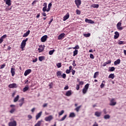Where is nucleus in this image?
Wrapping results in <instances>:
<instances>
[{"label": "nucleus", "instance_id": "nucleus-42", "mask_svg": "<svg viewBox=\"0 0 126 126\" xmlns=\"http://www.w3.org/2000/svg\"><path fill=\"white\" fill-rule=\"evenodd\" d=\"M110 116L109 115H106L104 116V119H105V120L110 119Z\"/></svg>", "mask_w": 126, "mask_h": 126}, {"label": "nucleus", "instance_id": "nucleus-31", "mask_svg": "<svg viewBox=\"0 0 126 126\" xmlns=\"http://www.w3.org/2000/svg\"><path fill=\"white\" fill-rule=\"evenodd\" d=\"M78 54V50L75 49L73 51V57H75V56H76V55H77Z\"/></svg>", "mask_w": 126, "mask_h": 126}, {"label": "nucleus", "instance_id": "nucleus-49", "mask_svg": "<svg viewBox=\"0 0 126 126\" xmlns=\"http://www.w3.org/2000/svg\"><path fill=\"white\" fill-rule=\"evenodd\" d=\"M90 58L91 59H95V57H94V55H93V54H90Z\"/></svg>", "mask_w": 126, "mask_h": 126}, {"label": "nucleus", "instance_id": "nucleus-9", "mask_svg": "<svg viewBox=\"0 0 126 126\" xmlns=\"http://www.w3.org/2000/svg\"><path fill=\"white\" fill-rule=\"evenodd\" d=\"M47 38H48V36L47 35H45L43 36L41 38V42H42L43 43H44V42H46V41H47Z\"/></svg>", "mask_w": 126, "mask_h": 126}, {"label": "nucleus", "instance_id": "nucleus-36", "mask_svg": "<svg viewBox=\"0 0 126 126\" xmlns=\"http://www.w3.org/2000/svg\"><path fill=\"white\" fill-rule=\"evenodd\" d=\"M66 117H67V115H65L61 119H60V121L63 122V121H64V120H65V119H66Z\"/></svg>", "mask_w": 126, "mask_h": 126}, {"label": "nucleus", "instance_id": "nucleus-16", "mask_svg": "<svg viewBox=\"0 0 126 126\" xmlns=\"http://www.w3.org/2000/svg\"><path fill=\"white\" fill-rule=\"evenodd\" d=\"M9 88H16L17 86H16V84L15 83H13V84H10L8 86Z\"/></svg>", "mask_w": 126, "mask_h": 126}, {"label": "nucleus", "instance_id": "nucleus-29", "mask_svg": "<svg viewBox=\"0 0 126 126\" xmlns=\"http://www.w3.org/2000/svg\"><path fill=\"white\" fill-rule=\"evenodd\" d=\"M39 62H42V61H45V56H40L38 58Z\"/></svg>", "mask_w": 126, "mask_h": 126}, {"label": "nucleus", "instance_id": "nucleus-4", "mask_svg": "<svg viewBox=\"0 0 126 126\" xmlns=\"http://www.w3.org/2000/svg\"><path fill=\"white\" fill-rule=\"evenodd\" d=\"M122 21L120 22H118L116 25L117 29L118 30L122 31L124 29V27H122Z\"/></svg>", "mask_w": 126, "mask_h": 126}, {"label": "nucleus", "instance_id": "nucleus-52", "mask_svg": "<svg viewBox=\"0 0 126 126\" xmlns=\"http://www.w3.org/2000/svg\"><path fill=\"white\" fill-rule=\"evenodd\" d=\"M84 84V82L83 81L79 82V85H83Z\"/></svg>", "mask_w": 126, "mask_h": 126}, {"label": "nucleus", "instance_id": "nucleus-13", "mask_svg": "<svg viewBox=\"0 0 126 126\" xmlns=\"http://www.w3.org/2000/svg\"><path fill=\"white\" fill-rule=\"evenodd\" d=\"M85 22H87V23H90V24H94V23H95L93 20H89L87 18L85 19Z\"/></svg>", "mask_w": 126, "mask_h": 126}, {"label": "nucleus", "instance_id": "nucleus-37", "mask_svg": "<svg viewBox=\"0 0 126 126\" xmlns=\"http://www.w3.org/2000/svg\"><path fill=\"white\" fill-rule=\"evenodd\" d=\"M19 100V95H17L16 97L14 99V102H17Z\"/></svg>", "mask_w": 126, "mask_h": 126}, {"label": "nucleus", "instance_id": "nucleus-21", "mask_svg": "<svg viewBox=\"0 0 126 126\" xmlns=\"http://www.w3.org/2000/svg\"><path fill=\"white\" fill-rule=\"evenodd\" d=\"M114 34H115L114 35V39H118L119 37H120V33L118 32H115Z\"/></svg>", "mask_w": 126, "mask_h": 126}, {"label": "nucleus", "instance_id": "nucleus-34", "mask_svg": "<svg viewBox=\"0 0 126 126\" xmlns=\"http://www.w3.org/2000/svg\"><path fill=\"white\" fill-rule=\"evenodd\" d=\"M101 114H102L101 112H99L98 111L95 112V116L96 117H100L101 116Z\"/></svg>", "mask_w": 126, "mask_h": 126}, {"label": "nucleus", "instance_id": "nucleus-6", "mask_svg": "<svg viewBox=\"0 0 126 126\" xmlns=\"http://www.w3.org/2000/svg\"><path fill=\"white\" fill-rule=\"evenodd\" d=\"M74 2L78 8H79V6L81 4V0H75Z\"/></svg>", "mask_w": 126, "mask_h": 126}, {"label": "nucleus", "instance_id": "nucleus-51", "mask_svg": "<svg viewBox=\"0 0 126 126\" xmlns=\"http://www.w3.org/2000/svg\"><path fill=\"white\" fill-rule=\"evenodd\" d=\"M65 72L67 74H68L70 73V70L66 69Z\"/></svg>", "mask_w": 126, "mask_h": 126}, {"label": "nucleus", "instance_id": "nucleus-41", "mask_svg": "<svg viewBox=\"0 0 126 126\" xmlns=\"http://www.w3.org/2000/svg\"><path fill=\"white\" fill-rule=\"evenodd\" d=\"M115 69V67H110L109 68V71H114Z\"/></svg>", "mask_w": 126, "mask_h": 126}, {"label": "nucleus", "instance_id": "nucleus-40", "mask_svg": "<svg viewBox=\"0 0 126 126\" xmlns=\"http://www.w3.org/2000/svg\"><path fill=\"white\" fill-rule=\"evenodd\" d=\"M91 34L90 33H84L83 34V36H84V37H86V38L88 37H90V35Z\"/></svg>", "mask_w": 126, "mask_h": 126}, {"label": "nucleus", "instance_id": "nucleus-23", "mask_svg": "<svg viewBox=\"0 0 126 126\" xmlns=\"http://www.w3.org/2000/svg\"><path fill=\"white\" fill-rule=\"evenodd\" d=\"M52 3H49L48 5V8L46 9V11L47 12H49V11H50V10H51V7H52Z\"/></svg>", "mask_w": 126, "mask_h": 126}, {"label": "nucleus", "instance_id": "nucleus-58", "mask_svg": "<svg viewBox=\"0 0 126 126\" xmlns=\"http://www.w3.org/2000/svg\"><path fill=\"white\" fill-rule=\"evenodd\" d=\"M79 85H76V90H78L79 89V88H80V87H79Z\"/></svg>", "mask_w": 126, "mask_h": 126}, {"label": "nucleus", "instance_id": "nucleus-50", "mask_svg": "<svg viewBox=\"0 0 126 126\" xmlns=\"http://www.w3.org/2000/svg\"><path fill=\"white\" fill-rule=\"evenodd\" d=\"M61 76H62L63 78V79H65V78H66V74L63 73Z\"/></svg>", "mask_w": 126, "mask_h": 126}, {"label": "nucleus", "instance_id": "nucleus-11", "mask_svg": "<svg viewBox=\"0 0 126 126\" xmlns=\"http://www.w3.org/2000/svg\"><path fill=\"white\" fill-rule=\"evenodd\" d=\"M32 71V70H31V69H29L26 70L24 73L25 76H27L28 74H29L30 73H31Z\"/></svg>", "mask_w": 126, "mask_h": 126}, {"label": "nucleus", "instance_id": "nucleus-56", "mask_svg": "<svg viewBox=\"0 0 126 126\" xmlns=\"http://www.w3.org/2000/svg\"><path fill=\"white\" fill-rule=\"evenodd\" d=\"M71 72H72V75H74V74H75V70L72 69L71 70Z\"/></svg>", "mask_w": 126, "mask_h": 126}, {"label": "nucleus", "instance_id": "nucleus-28", "mask_svg": "<svg viewBox=\"0 0 126 126\" xmlns=\"http://www.w3.org/2000/svg\"><path fill=\"white\" fill-rule=\"evenodd\" d=\"M5 3L8 5V6H10L11 5V0H7Z\"/></svg>", "mask_w": 126, "mask_h": 126}, {"label": "nucleus", "instance_id": "nucleus-24", "mask_svg": "<svg viewBox=\"0 0 126 126\" xmlns=\"http://www.w3.org/2000/svg\"><path fill=\"white\" fill-rule=\"evenodd\" d=\"M121 63V60L118 59L116 61L114 62V65H118V64H120Z\"/></svg>", "mask_w": 126, "mask_h": 126}, {"label": "nucleus", "instance_id": "nucleus-20", "mask_svg": "<svg viewBox=\"0 0 126 126\" xmlns=\"http://www.w3.org/2000/svg\"><path fill=\"white\" fill-rule=\"evenodd\" d=\"M71 94H72L71 90H69L66 92L65 96H67V97H69V96L71 95Z\"/></svg>", "mask_w": 126, "mask_h": 126}, {"label": "nucleus", "instance_id": "nucleus-46", "mask_svg": "<svg viewBox=\"0 0 126 126\" xmlns=\"http://www.w3.org/2000/svg\"><path fill=\"white\" fill-rule=\"evenodd\" d=\"M63 113H64V111L63 110H62L61 112L59 113V116H62L63 114Z\"/></svg>", "mask_w": 126, "mask_h": 126}, {"label": "nucleus", "instance_id": "nucleus-2", "mask_svg": "<svg viewBox=\"0 0 126 126\" xmlns=\"http://www.w3.org/2000/svg\"><path fill=\"white\" fill-rule=\"evenodd\" d=\"M88 88H89V84H87L86 85H85L84 88L82 90L83 94H86L88 90Z\"/></svg>", "mask_w": 126, "mask_h": 126}, {"label": "nucleus", "instance_id": "nucleus-26", "mask_svg": "<svg viewBox=\"0 0 126 126\" xmlns=\"http://www.w3.org/2000/svg\"><path fill=\"white\" fill-rule=\"evenodd\" d=\"M29 34H30V30H28L26 33H25L23 35V37H28V36L29 35Z\"/></svg>", "mask_w": 126, "mask_h": 126}, {"label": "nucleus", "instance_id": "nucleus-8", "mask_svg": "<svg viewBox=\"0 0 126 126\" xmlns=\"http://www.w3.org/2000/svg\"><path fill=\"white\" fill-rule=\"evenodd\" d=\"M52 120H53V116L52 115L45 118V121H46V122H51Z\"/></svg>", "mask_w": 126, "mask_h": 126}, {"label": "nucleus", "instance_id": "nucleus-55", "mask_svg": "<svg viewBox=\"0 0 126 126\" xmlns=\"http://www.w3.org/2000/svg\"><path fill=\"white\" fill-rule=\"evenodd\" d=\"M100 86V88H104V86H105V84L102 83Z\"/></svg>", "mask_w": 126, "mask_h": 126}, {"label": "nucleus", "instance_id": "nucleus-60", "mask_svg": "<svg viewBox=\"0 0 126 126\" xmlns=\"http://www.w3.org/2000/svg\"><path fill=\"white\" fill-rule=\"evenodd\" d=\"M53 19L52 18V19H51V20L49 21V23H48V24H49V25L52 23V22H53Z\"/></svg>", "mask_w": 126, "mask_h": 126}, {"label": "nucleus", "instance_id": "nucleus-22", "mask_svg": "<svg viewBox=\"0 0 126 126\" xmlns=\"http://www.w3.org/2000/svg\"><path fill=\"white\" fill-rule=\"evenodd\" d=\"M42 111L40 112L37 114V115H36L35 116V119L37 121L39 118H41V116H42Z\"/></svg>", "mask_w": 126, "mask_h": 126}, {"label": "nucleus", "instance_id": "nucleus-19", "mask_svg": "<svg viewBox=\"0 0 126 126\" xmlns=\"http://www.w3.org/2000/svg\"><path fill=\"white\" fill-rule=\"evenodd\" d=\"M69 18V14L67 13L63 18V21H65V20H67V19H68Z\"/></svg>", "mask_w": 126, "mask_h": 126}, {"label": "nucleus", "instance_id": "nucleus-43", "mask_svg": "<svg viewBox=\"0 0 126 126\" xmlns=\"http://www.w3.org/2000/svg\"><path fill=\"white\" fill-rule=\"evenodd\" d=\"M28 89H29V87H25L23 89V92H26V91H28Z\"/></svg>", "mask_w": 126, "mask_h": 126}, {"label": "nucleus", "instance_id": "nucleus-45", "mask_svg": "<svg viewBox=\"0 0 126 126\" xmlns=\"http://www.w3.org/2000/svg\"><path fill=\"white\" fill-rule=\"evenodd\" d=\"M57 66L58 67V68H60V67H62V63H59L57 64Z\"/></svg>", "mask_w": 126, "mask_h": 126}, {"label": "nucleus", "instance_id": "nucleus-54", "mask_svg": "<svg viewBox=\"0 0 126 126\" xmlns=\"http://www.w3.org/2000/svg\"><path fill=\"white\" fill-rule=\"evenodd\" d=\"M72 65L73 66H76V63H75V60H74L73 61Z\"/></svg>", "mask_w": 126, "mask_h": 126}, {"label": "nucleus", "instance_id": "nucleus-64", "mask_svg": "<svg viewBox=\"0 0 126 126\" xmlns=\"http://www.w3.org/2000/svg\"><path fill=\"white\" fill-rule=\"evenodd\" d=\"M42 15H43V16H46L47 14H46V13L43 12V13H42Z\"/></svg>", "mask_w": 126, "mask_h": 126}, {"label": "nucleus", "instance_id": "nucleus-25", "mask_svg": "<svg viewBox=\"0 0 126 126\" xmlns=\"http://www.w3.org/2000/svg\"><path fill=\"white\" fill-rule=\"evenodd\" d=\"M42 123H43V120H40L37 122V123L34 125V126H41L42 125Z\"/></svg>", "mask_w": 126, "mask_h": 126}, {"label": "nucleus", "instance_id": "nucleus-1", "mask_svg": "<svg viewBox=\"0 0 126 126\" xmlns=\"http://www.w3.org/2000/svg\"><path fill=\"white\" fill-rule=\"evenodd\" d=\"M27 41H28V38H27L22 41L21 44V49H22V50H23V49L25 48V46H26V42H27Z\"/></svg>", "mask_w": 126, "mask_h": 126}, {"label": "nucleus", "instance_id": "nucleus-47", "mask_svg": "<svg viewBox=\"0 0 126 126\" xmlns=\"http://www.w3.org/2000/svg\"><path fill=\"white\" fill-rule=\"evenodd\" d=\"M76 14H77L78 15H80V14L81 13V12L80 11V10L77 9L76 10Z\"/></svg>", "mask_w": 126, "mask_h": 126}, {"label": "nucleus", "instance_id": "nucleus-61", "mask_svg": "<svg viewBox=\"0 0 126 126\" xmlns=\"http://www.w3.org/2000/svg\"><path fill=\"white\" fill-rule=\"evenodd\" d=\"M48 106V103H44L43 105V108H45V107H47Z\"/></svg>", "mask_w": 126, "mask_h": 126}, {"label": "nucleus", "instance_id": "nucleus-48", "mask_svg": "<svg viewBox=\"0 0 126 126\" xmlns=\"http://www.w3.org/2000/svg\"><path fill=\"white\" fill-rule=\"evenodd\" d=\"M72 49H73V50H78V49H79V46L77 45L75 47H73Z\"/></svg>", "mask_w": 126, "mask_h": 126}, {"label": "nucleus", "instance_id": "nucleus-53", "mask_svg": "<svg viewBox=\"0 0 126 126\" xmlns=\"http://www.w3.org/2000/svg\"><path fill=\"white\" fill-rule=\"evenodd\" d=\"M5 66V64H3L2 65H1V66H0V69H2V68H4Z\"/></svg>", "mask_w": 126, "mask_h": 126}, {"label": "nucleus", "instance_id": "nucleus-17", "mask_svg": "<svg viewBox=\"0 0 126 126\" xmlns=\"http://www.w3.org/2000/svg\"><path fill=\"white\" fill-rule=\"evenodd\" d=\"M38 50L39 53H42V52L44 51V47L43 46V45H40L39 48H38Z\"/></svg>", "mask_w": 126, "mask_h": 126}, {"label": "nucleus", "instance_id": "nucleus-7", "mask_svg": "<svg viewBox=\"0 0 126 126\" xmlns=\"http://www.w3.org/2000/svg\"><path fill=\"white\" fill-rule=\"evenodd\" d=\"M9 126H17V123L15 121V120H14L13 121H11L9 122L8 123Z\"/></svg>", "mask_w": 126, "mask_h": 126}, {"label": "nucleus", "instance_id": "nucleus-15", "mask_svg": "<svg viewBox=\"0 0 126 126\" xmlns=\"http://www.w3.org/2000/svg\"><path fill=\"white\" fill-rule=\"evenodd\" d=\"M7 37V35L6 34H4L3 36H2L0 38V44H1L2 42H3V39H5Z\"/></svg>", "mask_w": 126, "mask_h": 126}, {"label": "nucleus", "instance_id": "nucleus-39", "mask_svg": "<svg viewBox=\"0 0 126 126\" xmlns=\"http://www.w3.org/2000/svg\"><path fill=\"white\" fill-rule=\"evenodd\" d=\"M118 44L119 45H125V41L119 40L118 41Z\"/></svg>", "mask_w": 126, "mask_h": 126}, {"label": "nucleus", "instance_id": "nucleus-14", "mask_svg": "<svg viewBox=\"0 0 126 126\" xmlns=\"http://www.w3.org/2000/svg\"><path fill=\"white\" fill-rule=\"evenodd\" d=\"M43 6L44 7H43L42 8V11H43V12H45L47 11V2L44 3L43 4Z\"/></svg>", "mask_w": 126, "mask_h": 126}, {"label": "nucleus", "instance_id": "nucleus-30", "mask_svg": "<svg viewBox=\"0 0 126 126\" xmlns=\"http://www.w3.org/2000/svg\"><path fill=\"white\" fill-rule=\"evenodd\" d=\"M108 78H111L112 79H114V78H115V74L113 73L110 74L108 76Z\"/></svg>", "mask_w": 126, "mask_h": 126}, {"label": "nucleus", "instance_id": "nucleus-3", "mask_svg": "<svg viewBox=\"0 0 126 126\" xmlns=\"http://www.w3.org/2000/svg\"><path fill=\"white\" fill-rule=\"evenodd\" d=\"M109 101L110 106H116V105H117V101H116V99L115 98H111Z\"/></svg>", "mask_w": 126, "mask_h": 126}, {"label": "nucleus", "instance_id": "nucleus-27", "mask_svg": "<svg viewBox=\"0 0 126 126\" xmlns=\"http://www.w3.org/2000/svg\"><path fill=\"white\" fill-rule=\"evenodd\" d=\"M62 71H58L56 73V75L57 77H59V78L61 77V76H62Z\"/></svg>", "mask_w": 126, "mask_h": 126}, {"label": "nucleus", "instance_id": "nucleus-57", "mask_svg": "<svg viewBox=\"0 0 126 126\" xmlns=\"http://www.w3.org/2000/svg\"><path fill=\"white\" fill-rule=\"evenodd\" d=\"M106 63L107 64H110V63H112V61L111 60H108Z\"/></svg>", "mask_w": 126, "mask_h": 126}, {"label": "nucleus", "instance_id": "nucleus-32", "mask_svg": "<svg viewBox=\"0 0 126 126\" xmlns=\"http://www.w3.org/2000/svg\"><path fill=\"white\" fill-rule=\"evenodd\" d=\"M92 7L94 8H98L99 7V4H94L92 5Z\"/></svg>", "mask_w": 126, "mask_h": 126}, {"label": "nucleus", "instance_id": "nucleus-63", "mask_svg": "<svg viewBox=\"0 0 126 126\" xmlns=\"http://www.w3.org/2000/svg\"><path fill=\"white\" fill-rule=\"evenodd\" d=\"M37 60H38V59H37V58H35V59H34V60L32 61L33 63H36V62H37Z\"/></svg>", "mask_w": 126, "mask_h": 126}, {"label": "nucleus", "instance_id": "nucleus-18", "mask_svg": "<svg viewBox=\"0 0 126 126\" xmlns=\"http://www.w3.org/2000/svg\"><path fill=\"white\" fill-rule=\"evenodd\" d=\"M11 73L12 76H14V75H15V68L13 67L11 68Z\"/></svg>", "mask_w": 126, "mask_h": 126}, {"label": "nucleus", "instance_id": "nucleus-12", "mask_svg": "<svg viewBox=\"0 0 126 126\" xmlns=\"http://www.w3.org/2000/svg\"><path fill=\"white\" fill-rule=\"evenodd\" d=\"M19 102H20L19 103L20 107H22V105L24 104V97L22 98L21 99L19 100Z\"/></svg>", "mask_w": 126, "mask_h": 126}, {"label": "nucleus", "instance_id": "nucleus-5", "mask_svg": "<svg viewBox=\"0 0 126 126\" xmlns=\"http://www.w3.org/2000/svg\"><path fill=\"white\" fill-rule=\"evenodd\" d=\"M10 107L12 108L10 110V111L9 112H10V114H13V113L15 112L16 111L15 105L11 104L10 105Z\"/></svg>", "mask_w": 126, "mask_h": 126}, {"label": "nucleus", "instance_id": "nucleus-62", "mask_svg": "<svg viewBox=\"0 0 126 126\" xmlns=\"http://www.w3.org/2000/svg\"><path fill=\"white\" fill-rule=\"evenodd\" d=\"M93 126H98V124H97V122H94Z\"/></svg>", "mask_w": 126, "mask_h": 126}, {"label": "nucleus", "instance_id": "nucleus-35", "mask_svg": "<svg viewBox=\"0 0 126 126\" xmlns=\"http://www.w3.org/2000/svg\"><path fill=\"white\" fill-rule=\"evenodd\" d=\"M69 118H74L75 117V114L74 113L72 112L69 114Z\"/></svg>", "mask_w": 126, "mask_h": 126}, {"label": "nucleus", "instance_id": "nucleus-38", "mask_svg": "<svg viewBox=\"0 0 126 126\" xmlns=\"http://www.w3.org/2000/svg\"><path fill=\"white\" fill-rule=\"evenodd\" d=\"M82 107V105H80L78 107H77L75 109V111H76L77 112H79V110H80V108Z\"/></svg>", "mask_w": 126, "mask_h": 126}, {"label": "nucleus", "instance_id": "nucleus-44", "mask_svg": "<svg viewBox=\"0 0 126 126\" xmlns=\"http://www.w3.org/2000/svg\"><path fill=\"white\" fill-rule=\"evenodd\" d=\"M54 52H55V49H53L52 50H50L49 52V55H50V56H51V55H53L54 54Z\"/></svg>", "mask_w": 126, "mask_h": 126}, {"label": "nucleus", "instance_id": "nucleus-10", "mask_svg": "<svg viewBox=\"0 0 126 126\" xmlns=\"http://www.w3.org/2000/svg\"><path fill=\"white\" fill-rule=\"evenodd\" d=\"M65 35V34L64 33L60 34L58 37V40H62V39H63V38H64Z\"/></svg>", "mask_w": 126, "mask_h": 126}, {"label": "nucleus", "instance_id": "nucleus-33", "mask_svg": "<svg viewBox=\"0 0 126 126\" xmlns=\"http://www.w3.org/2000/svg\"><path fill=\"white\" fill-rule=\"evenodd\" d=\"M98 75H99V71L95 72L94 73V78H97V76H98Z\"/></svg>", "mask_w": 126, "mask_h": 126}, {"label": "nucleus", "instance_id": "nucleus-59", "mask_svg": "<svg viewBox=\"0 0 126 126\" xmlns=\"http://www.w3.org/2000/svg\"><path fill=\"white\" fill-rule=\"evenodd\" d=\"M28 118L30 119L31 120V119H32V116L31 115H29L28 116Z\"/></svg>", "mask_w": 126, "mask_h": 126}]
</instances>
